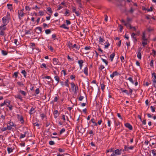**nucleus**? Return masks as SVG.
<instances>
[{
	"mask_svg": "<svg viewBox=\"0 0 156 156\" xmlns=\"http://www.w3.org/2000/svg\"><path fill=\"white\" fill-rule=\"evenodd\" d=\"M71 85L72 90L74 92V95H76L78 90V86L76 84L75 86V84L73 82L71 83Z\"/></svg>",
	"mask_w": 156,
	"mask_h": 156,
	"instance_id": "obj_1",
	"label": "nucleus"
},
{
	"mask_svg": "<svg viewBox=\"0 0 156 156\" xmlns=\"http://www.w3.org/2000/svg\"><path fill=\"white\" fill-rule=\"evenodd\" d=\"M80 96L79 97V100L81 101L83 99L85 101L87 102V98L86 95L84 92H82L80 94Z\"/></svg>",
	"mask_w": 156,
	"mask_h": 156,
	"instance_id": "obj_2",
	"label": "nucleus"
},
{
	"mask_svg": "<svg viewBox=\"0 0 156 156\" xmlns=\"http://www.w3.org/2000/svg\"><path fill=\"white\" fill-rule=\"evenodd\" d=\"M84 2H81L80 0H79V7L81 9L79 8V16L80 15V11L81 12H83L84 11V9H83L84 7Z\"/></svg>",
	"mask_w": 156,
	"mask_h": 156,
	"instance_id": "obj_3",
	"label": "nucleus"
},
{
	"mask_svg": "<svg viewBox=\"0 0 156 156\" xmlns=\"http://www.w3.org/2000/svg\"><path fill=\"white\" fill-rule=\"evenodd\" d=\"M5 26H4V25H2L0 26V35L2 36L4 35L5 34L4 30L6 29V27Z\"/></svg>",
	"mask_w": 156,
	"mask_h": 156,
	"instance_id": "obj_4",
	"label": "nucleus"
},
{
	"mask_svg": "<svg viewBox=\"0 0 156 156\" xmlns=\"http://www.w3.org/2000/svg\"><path fill=\"white\" fill-rule=\"evenodd\" d=\"M25 13L21 10H18V15L19 20H21L22 17L24 16Z\"/></svg>",
	"mask_w": 156,
	"mask_h": 156,
	"instance_id": "obj_5",
	"label": "nucleus"
},
{
	"mask_svg": "<svg viewBox=\"0 0 156 156\" xmlns=\"http://www.w3.org/2000/svg\"><path fill=\"white\" fill-rule=\"evenodd\" d=\"M9 20L5 18V17H3L2 19V21L4 26H6L7 25V23L9 22Z\"/></svg>",
	"mask_w": 156,
	"mask_h": 156,
	"instance_id": "obj_6",
	"label": "nucleus"
},
{
	"mask_svg": "<svg viewBox=\"0 0 156 156\" xmlns=\"http://www.w3.org/2000/svg\"><path fill=\"white\" fill-rule=\"evenodd\" d=\"M152 76H154V78L152 79V81L153 82V85L155 87V84L156 83V74L155 73H152Z\"/></svg>",
	"mask_w": 156,
	"mask_h": 156,
	"instance_id": "obj_7",
	"label": "nucleus"
},
{
	"mask_svg": "<svg viewBox=\"0 0 156 156\" xmlns=\"http://www.w3.org/2000/svg\"><path fill=\"white\" fill-rule=\"evenodd\" d=\"M18 119L21 122V123H23L24 122L23 118L22 115H20L19 114L17 115Z\"/></svg>",
	"mask_w": 156,
	"mask_h": 156,
	"instance_id": "obj_8",
	"label": "nucleus"
},
{
	"mask_svg": "<svg viewBox=\"0 0 156 156\" xmlns=\"http://www.w3.org/2000/svg\"><path fill=\"white\" fill-rule=\"evenodd\" d=\"M124 149L123 151H128L129 149L133 150L134 148V146H131L130 147H127V146L125 145H124Z\"/></svg>",
	"mask_w": 156,
	"mask_h": 156,
	"instance_id": "obj_9",
	"label": "nucleus"
},
{
	"mask_svg": "<svg viewBox=\"0 0 156 156\" xmlns=\"http://www.w3.org/2000/svg\"><path fill=\"white\" fill-rule=\"evenodd\" d=\"M104 82L102 80H101L100 82V85L101 87V88L102 90H103L105 89V85L104 84Z\"/></svg>",
	"mask_w": 156,
	"mask_h": 156,
	"instance_id": "obj_10",
	"label": "nucleus"
},
{
	"mask_svg": "<svg viewBox=\"0 0 156 156\" xmlns=\"http://www.w3.org/2000/svg\"><path fill=\"white\" fill-rule=\"evenodd\" d=\"M125 126L129 130H132L133 129V127L129 123H126L125 124Z\"/></svg>",
	"mask_w": 156,
	"mask_h": 156,
	"instance_id": "obj_11",
	"label": "nucleus"
},
{
	"mask_svg": "<svg viewBox=\"0 0 156 156\" xmlns=\"http://www.w3.org/2000/svg\"><path fill=\"white\" fill-rule=\"evenodd\" d=\"M42 31V28L41 27H37L36 28V32L39 34Z\"/></svg>",
	"mask_w": 156,
	"mask_h": 156,
	"instance_id": "obj_12",
	"label": "nucleus"
},
{
	"mask_svg": "<svg viewBox=\"0 0 156 156\" xmlns=\"http://www.w3.org/2000/svg\"><path fill=\"white\" fill-rule=\"evenodd\" d=\"M84 62L82 60H79V66L80 68V69H81L82 68L83 66V63Z\"/></svg>",
	"mask_w": 156,
	"mask_h": 156,
	"instance_id": "obj_13",
	"label": "nucleus"
},
{
	"mask_svg": "<svg viewBox=\"0 0 156 156\" xmlns=\"http://www.w3.org/2000/svg\"><path fill=\"white\" fill-rule=\"evenodd\" d=\"M135 33H132L131 34V36L132 38L133 39V41L134 42H136L137 41V40L136 38V37H135Z\"/></svg>",
	"mask_w": 156,
	"mask_h": 156,
	"instance_id": "obj_14",
	"label": "nucleus"
},
{
	"mask_svg": "<svg viewBox=\"0 0 156 156\" xmlns=\"http://www.w3.org/2000/svg\"><path fill=\"white\" fill-rule=\"evenodd\" d=\"M53 63L54 65H56L57 64H59V62L58 59L54 58L53 59Z\"/></svg>",
	"mask_w": 156,
	"mask_h": 156,
	"instance_id": "obj_15",
	"label": "nucleus"
},
{
	"mask_svg": "<svg viewBox=\"0 0 156 156\" xmlns=\"http://www.w3.org/2000/svg\"><path fill=\"white\" fill-rule=\"evenodd\" d=\"M12 5V4H8L7 5V6L8 7V9H9L10 11L13 10Z\"/></svg>",
	"mask_w": 156,
	"mask_h": 156,
	"instance_id": "obj_16",
	"label": "nucleus"
},
{
	"mask_svg": "<svg viewBox=\"0 0 156 156\" xmlns=\"http://www.w3.org/2000/svg\"><path fill=\"white\" fill-rule=\"evenodd\" d=\"M15 97L20 99L21 101H23L22 97L20 94H18L15 95Z\"/></svg>",
	"mask_w": 156,
	"mask_h": 156,
	"instance_id": "obj_17",
	"label": "nucleus"
},
{
	"mask_svg": "<svg viewBox=\"0 0 156 156\" xmlns=\"http://www.w3.org/2000/svg\"><path fill=\"white\" fill-rule=\"evenodd\" d=\"M82 72H83L84 73L86 74V76H87L88 74V68L87 66L84 68V70H82Z\"/></svg>",
	"mask_w": 156,
	"mask_h": 156,
	"instance_id": "obj_18",
	"label": "nucleus"
},
{
	"mask_svg": "<svg viewBox=\"0 0 156 156\" xmlns=\"http://www.w3.org/2000/svg\"><path fill=\"white\" fill-rule=\"evenodd\" d=\"M115 55V54L114 53H113L112 54L110 55V58L111 61H112L113 58Z\"/></svg>",
	"mask_w": 156,
	"mask_h": 156,
	"instance_id": "obj_19",
	"label": "nucleus"
},
{
	"mask_svg": "<svg viewBox=\"0 0 156 156\" xmlns=\"http://www.w3.org/2000/svg\"><path fill=\"white\" fill-rule=\"evenodd\" d=\"M142 39L144 41H147V39L145 37V32H143V35L142 37Z\"/></svg>",
	"mask_w": 156,
	"mask_h": 156,
	"instance_id": "obj_20",
	"label": "nucleus"
},
{
	"mask_svg": "<svg viewBox=\"0 0 156 156\" xmlns=\"http://www.w3.org/2000/svg\"><path fill=\"white\" fill-rule=\"evenodd\" d=\"M121 150H120V151L118 149H117L115 151V154H116V155H120V154H121V152H120Z\"/></svg>",
	"mask_w": 156,
	"mask_h": 156,
	"instance_id": "obj_21",
	"label": "nucleus"
},
{
	"mask_svg": "<svg viewBox=\"0 0 156 156\" xmlns=\"http://www.w3.org/2000/svg\"><path fill=\"white\" fill-rule=\"evenodd\" d=\"M124 25L126 26L127 28L129 27L130 29H132V26H131V25L129 23H126L124 24Z\"/></svg>",
	"mask_w": 156,
	"mask_h": 156,
	"instance_id": "obj_22",
	"label": "nucleus"
},
{
	"mask_svg": "<svg viewBox=\"0 0 156 156\" xmlns=\"http://www.w3.org/2000/svg\"><path fill=\"white\" fill-rule=\"evenodd\" d=\"M72 10L73 12H75L76 16H78V12H77L76 11V8L74 7H73L72 8Z\"/></svg>",
	"mask_w": 156,
	"mask_h": 156,
	"instance_id": "obj_23",
	"label": "nucleus"
},
{
	"mask_svg": "<svg viewBox=\"0 0 156 156\" xmlns=\"http://www.w3.org/2000/svg\"><path fill=\"white\" fill-rule=\"evenodd\" d=\"M54 78L55 79V80L57 82V83L56 84V85H57L58 83L59 82V77L58 76H57L54 77Z\"/></svg>",
	"mask_w": 156,
	"mask_h": 156,
	"instance_id": "obj_24",
	"label": "nucleus"
},
{
	"mask_svg": "<svg viewBox=\"0 0 156 156\" xmlns=\"http://www.w3.org/2000/svg\"><path fill=\"white\" fill-rule=\"evenodd\" d=\"M4 17H5V18L9 20L10 19V13L8 12H7L6 16H5Z\"/></svg>",
	"mask_w": 156,
	"mask_h": 156,
	"instance_id": "obj_25",
	"label": "nucleus"
},
{
	"mask_svg": "<svg viewBox=\"0 0 156 156\" xmlns=\"http://www.w3.org/2000/svg\"><path fill=\"white\" fill-rule=\"evenodd\" d=\"M4 102H5V105H6L7 106V105H10L11 101L9 100H7L4 101Z\"/></svg>",
	"mask_w": 156,
	"mask_h": 156,
	"instance_id": "obj_26",
	"label": "nucleus"
},
{
	"mask_svg": "<svg viewBox=\"0 0 156 156\" xmlns=\"http://www.w3.org/2000/svg\"><path fill=\"white\" fill-rule=\"evenodd\" d=\"M47 10L48 12L50 13V15H51L52 13V11L51 8L50 7H48L47 8Z\"/></svg>",
	"mask_w": 156,
	"mask_h": 156,
	"instance_id": "obj_27",
	"label": "nucleus"
},
{
	"mask_svg": "<svg viewBox=\"0 0 156 156\" xmlns=\"http://www.w3.org/2000/svg\"><path fill=\"white\" fill-rule=\"evenodd\" d=\"M35 110V108L33 107H32L30 109V111L29 112V113L30 115H31L34 113V112H33V111H34Z\"/></svg>",
	"mask_w": 156,
	"mask_h": 156,
	"instance_id": "obj_28",
	"label": "nucleus"
},
{
	"mask_svg": "<svg viewBox=\"0 0 156 156\" xmlns=\"http://www.w3.org/2000/svg\"><path fill=\"white\" fill-rule=\"evenodd\" d=\"M121 90L122 92H124L126 94L129 95V93H128V91L126 90H123L122 88H121Z\"/></svg>",
	"mask_w": 156,
	"mask_h": 156,
	"instance_id": "obj_29",
	"label": "nucleus"
},
{
	"mask_svg": "<svg viewBox=\"0 0 156 156\" xmlns=\"http://www.w3.org/2000/svg\"><path fill=\"white\" fill-rule=\"evenodd\" d=\"M13 149L10 148V147H8L7 148V150L8 153H10L11 152H12L13 151Z\"/></svg>",
	"mask_w": 156,
	"mask_h": 156,
	"instance_id": "obj_30",
	"label": "nucleus"
},
{
	"mask_svg": "<svg viewBox=\"0 0 156 156\" xmlns=\"http://www.w3.org/2000/svg\"><path fill=\"white\" fill-rule=\"evenodd\" d=\"M89 56L90 58H92L94 55V52L93 51L89 52Z\"/></svg>",
	"mask_w": 156,
	"mask_h": 156,
	"instance_id": "obj_31",
	"label": "nucleus"
},
{
	"mask_svg": "<svg viewBox=\"0 0 156 156\" xmlns=\"http://www.w3.org/2000/svg\"><path fill=\"white\" fill-rule=\"evenodd\" d=\"M19 92L24 96H26V92L24 91L20 90L19 91Z\"/></svg>",
	"mask_w": 156,
	"mask_h": 156,
	"instance_id": "obj_32",
	"label": "nucleus"
},
{
	"mask_svg": "<svg viewBox=\"0 0 156 156\" xmlns=\"http://www.w3.org/2000/svg\"><path fill=\"white\" fill-rule=\"evenodd\" d=\"M21 73L23 75V76L25 77H26L27 72L24 70H22Z\"/></svg>",
	"mask_w": 156,
	"mask_h": 156,
	"instance_id": "obj_33",
	"label": "nucleus"
},
{
	"mask_svg": "<svg viewBox=\"0 0 156 156\" xmlns=\"http://www.w3.org/2000/svg\"><path fill=\"white\" fill-rule=\"evenodd\" d=\"M104 41V40L103 38L101 37H99V42L100 43H103Z\"/></svg>",
	"mask_w": 156,
	"mask_h": 156,
	"instance_id": "obj_34",
	"label": "nucleus"
},
{
	"mask_svg": "<svg viewBox=\"0 0 156 156\" xmlns=\"http://www.w3.org/2000/svg\"><path fill=\"white\" fill-rule=\"evenodd\" d=\"M85 102L83 103H81L80 102L79 104V105H80L81 106H85L86 105V103L87 102H85Z\"/></svg>",
	"mask_w": 156,
	"mask_h": 156,
	"instance_id": "obj_35",
	"label": "nucleus"
},
{
	"mask_svg": "<svg viewBox=\"0 0 156 156\" xmlns=\"http://www.w3.org/2000/svg\"><path fill=\"white\" fill-rule=\"evenodd\" d=\"M69 81V80L68 79H67L66 80V81H65V86H66L67 87H69V85L68 84Z\"/></svg>",
	"mask_w": 156,
	"mask_h": 156,
	"instance_id": "obj_36",
	"label": "nucleus"
},
{
	"mask_svg": "<svg viewBox=\"0 0 156 156\" xmlns=\"http://www.w3.org/2000/svg\"><path fill=\"white\" fill-rule=\"evenodd\" d=\"M60 27L66 29H69V27H66L65 24H63L61 25Z\"/></svg>",
	"mask_w": 156,
	"mask_h": 156,
	"instance_id": "obj_37",
	"label": "nucleus"
},
{
	"mask_svg": "<svg viewBox=\"0 0 156 156\" xmlns=\"http://www.w3.org/2000/svg\"><path fill=\"white\" fill-rule=\"evenodd\" d=\"M137 57L140 59L141 58V52H138L137 55Z\"/></svg>",
	"mask_w": 156,
	"mask_h": 156,
	"instance_id": "obj_38",
	"label": "nucleus"
},
{
	"mask_svg": "<svg viewBox=\"0 0 156 156\" xmlns=\"http://www.w3.org/2000/svg\"><path fill=\"white\" fill-rule=\"evenodd\" d=\"M51 30L50 29H47L45 30V33L46 34H49L51 33Z\"/></svg>",
	"mask_w": 156,
	"mask_h": 156,
	"instance_id": "obj_39",
	"label": "nucleus"
},
{
	"mask_svg": "<svg viewBox=\"0 0 156 156\" xmlns=\"http://www.w3.org/2000/svg\"><path fill=\"white\" fill-rule=\"evenodd\" d=\"M112 74H113V75H114V76H118L119 75V73L117 71H115Z\"/></svg>",
	"mask_w": 156,
	"mask_h": 156,
	"instance_id": "obj_40",
	"label": "nucleus"
},
{
	"mask_svg": "<svg viewBox=\"0 0 156 156\" xmlns=\"http://www.w3.org/2000/svg\"><path fill=\"white\" fill-rule=\"evenodd\" d=\"M108 120V127H110L111 126V121L108 119V118H107Z\"/></svg>",
	"mask_w": 156,
	"mask_h": 156,
	"instance_id": "obj_41",
	"label": "nucleus"
},
{
	"mask_svg": "<svg viewBox=\"0 0 156 156\" xmlns=\"http://www.w3.org/2000/svg\"><path fill=\"white\" fill-rule=\"evenodd\" d=\"M2 53L3 55H6L8 54V53L6 52V51H4V50H2Z\"/></svg>",
	"mask_w": 156,
	"mask_h": 156,
	"instance_id": "obj_42",
	"label": "nucleus"
},
{
	"mask_svg": "<svg viewBox=\"0 0 156 156\" xmlns=\"http://www.w3.org/2000/svg\"><path fill=\"white\" fill-rule=\"evenodd\" d=\"M94 118H92L91 120H90V122H91L92 123H94L95 124V126H97V123L96 122H95V121H94Z\"/></svg>",
	"mask_w": 156,
	"mask_h": 156,
	"instance_id": "obj_43",
	"label": "nucleus"
},
{
	"mask_svg": "<svg viewBox=\"0 0 156 156\" xmlns=\"http://www.w3.org/2000/svg\"><path fill=\"white\" fill-rule=\"evenodd\" d=\"M106 44H107L106 45H105V48H108V46L110 45V44L109 42H106L105 43Z\"/></svg>",
	"mask_w": 156,
	"mask_h": 156,
	"instance_id": "obj_44",
	"label": "nucleus"
},
{
	"mask_svg": "<svg viewBox=\"0 0 156 156\" xmlns=\"http://www.w3.org/2000/svg\"><path fill=\"white\" fill-rule=\"evenodd\" d=\"M104 68L105 67L103 65H101L100 66V67L99 68V70L101 71L102 70V69Z\"/></svg>",
	"mask_w": 156,
	"mask_h": 156,
	"instance_id": "obj_45",
	"label": "nucleus"
},
{
	"mask_svg": "<svg viewBox=\"0 0 156 156\" xmlns=\"http://www.w3.org/2000/svg\"><path fill=\"white\" fill-rule=\"evenodd\" d=\"M26 132H25L24 134H21L20 136V138L21 139L25 137L26 136Z\"/></svg>",
	"mask_w": 156,
	"mask_h": 156,
	"instance_id": "obj_46",
	"label": "nucleus"
},
{
	"mask_svg": "<svg viewBox=\"0 0 156 156\" xmlns=\"http://www.w3.org/2000/svg\"><path fill=\"white\" fill-rule=\"evenodd\" d=\"M133 84L134 82L133 80V79L131 77H129L128 79Z\"/></svg>",
	"mask_w": 156,
	"mask_h": 156,
	"instance_id": "obj_47",
	"label": "nucleus"
},
{
	"mask_svg": "<svg viewBox=\"0 0 156 156\" xmlns=\"http://www.w3.org/2000/svg\"><path fill=\"white\" fill-rule=\"evenodd\" d=\"M40 92V90L39 88H37L35 91V93L37 94H39Z\"/></svg>",
	"mask_w": 156,
	"mask_h": 156,
	"instance_id": "obj_48",
	"label": "nucleus"
},
{
	"mask_svg": "<svg viewBox=\"0 0 156 156\" xmlns=\"http://www.w3.org/2000/svg\"><path fill=\"white\" fill-rule=\"evenodd\" d=\"M151 139H150V140L149 141H148V140H145V141L144 143V144H145L146 145H147L149 142H150L151 141Z\"/></svg>",
	"mask_w": 156,
	"mask_h": 156,
	"instance_id": "obj_49",
	"label": "nucleus"
},
{
	"mask_svg": "<svg viewBox=\"0 0 156 156\" xmlns=\"http://www.w3.org/2000/svg\"><path fill=\"white\" fill-rule=\"evenodd\" d=\"M150 108L152 112H155V108L153 106H151L150 107Z\"/></svg>",
	"mask_w": 156,
	"mask_h": 156,
	"instance_id": "obj_50",
	"label": "nucleus"
},
{
	"mask_svg": "<svg viewBox=\"0 0 156 156\" xmlns=\"http://www.w3.org/2000/svg\"><path fill=\"white\" fill-rule=\"evenodd\" d=\"M101 60L104 62L105 63L106 65H108V62L107 61L102 58H101Z\"/></svg>",
	"mask_w": 156,
	"mask_h": 156,
	"instance_id": "obj_51",
	"label": "nucleus"
},
{
	"mask_svg": "<svg viewBox=\"0 0 156 156\" xmlns=\"http://www.w3.org/2000/svg\"><path fill=\"white\" fill-rule=\"evenodd\" d=\"M101 60L104 62L105 63L106 65H108V62L107 61L102 58H101Z\"/></svg>",
	"mask_w": 156,
	"mask_h": 156,
	"instance_id": "obj_52",
	"label": "nucleus"
},
{
	"mask_svg": "<svg viewBox=\"0 0 156 156\" xmlns=\"http://www.w3.org/2000/svg\"><path fill=\"white\" fill-rule=\"evenodd\" d=\"M156 150H152V153L153 154L154 156H156Z\"/></svg>",
	"mask_w": 156,
	"mask_h": 156,
	"instance_id": "obj_53",
	"label": "nucleus"
},
{
	"mask_svg": "<svg viewBox=\"0 0 156 156\" xmlns=\"http://www.w3.org/2000/svg\"><path fill=\"white\" fill-rule=\"evenodd\" d=\"M39 13V15L41 16H43L44 15V12L43 11H40Z\"/></svg>",
	"mask_w": 156,
	"mask_h": 156,
	"instance_id": "obj_54",
	"label": "nucleus"
},
{
	"mask_svg": "<svg viewBox=\"0 0 156 156\" xmlns=\"http://www.w3.org/2000/svg\"><path fill=\"white\" fill-rule=\"evenodd\" d=\"M41 68H42L43 67L44 68H45L46 69L47 68V67L46 66V65L44 63H43L42 64L41 66Z\"/></svg>",
	"mask_w": 156,
	"mask_h": 156,
	"instance_id": "obj_55",
	"label": "nucleus"
},
{
	"mask_svg": "<svg viewBox=\"0 0 156 156\" xmlns=\"http://www.w3.org/2000/svg\"><path fill=\"white\" fill-rule=\"evenodd\" d=\"M49 144L50 145H54L55 144L54 142L53 141H52V140L50 141L49 142Z\"/></svg>",
	"mask_w": 156,
	"mask_h": 156,
	"instance_id": "obj_56",
	"label": "nucleus"
},
{
	"mask_svg": "<svg viewBox=\"0 0 156 156\" xmlns=\"http://www.w3.org/2000/svg\"><path fill=\"white\" fill-rule=\"evenodd\" d=\"M142 44H143V46H145L147 44V41H144L142 42Z\"/></svg>",
	"mask_w": 156,
	"mask_h": 156,
	"instance_id": "obj_57",
	"label": "nucleus"
},
{
	"mask_svg": "<svg viewBox=\"0 0 156 156\" xmlns=\"http://www.w3.org/2000/svg\"><path fill=\"white\" fill-rule=\"evenodd\" d=\"M153 7L152 6H151L150 7V9H147V12L152 11L153 10Z\"/></svg>",
	"mask_w": 156,
	"mask_h": 156,
	"instance_id": "obj_58",
	"label": "nucleus"
},
{
	"mask_svg": "<svg viewBox=\"0 0 156 156\" xmlns=\"http://www.w3.org/2000/svg\"><path fill=\"white\" fill-rule=\"evenodd\" d=\"M25 9L26 10L30 11V8L29 6H26L25 7Z\"/></svg>",
	"mask_w": 156,
	"mask_h": 156,
	"instance_id": "obj_59",
	"label": "nucleus"
},
{
	"mask_svg": "<svg viewBox=\"0 0 156 156\" xmlns=\"http://www.w3.org/2000/svg\"><path fill=\"white\" fill-rule=\"evenodd\" d=\"M18 72H16L14 73L13 76H15V78H16L18 77Z\"/></svg>",
	"mask_w": 156,
	"mask_h": 156,
	"instance_id": "obj_60",
	"label": "nucleus"
},
{
	"mask_svg": "<svg viewBox=\"0 0 156 156\" xmlns=\"http://www.w3.org/2000/svg\"><path fill=\"white\" fill-rule=\"evenodd\" d=\"M129 12L131 13H133L134 12V10L133 9L132 7H131L130 10L129 11Z\"/></svg>",
	"mask_w": 156,
	"mask_h": 156,
	"instance_id": "obj_61",
	"label": "nucleus"
},
{
	"mask_svg": "<svg viewBox=\"0 0 156 156\" xmlns=\"http://www.w3.org/2000/svg\"><path fill=\"white\" fill-rule=\"evenodd\" d=\"M12 126H11L7 125V129L8 130H11L12 129Z\"/></svg>",
	"mask_w": 156,
	"mask_h": 156,
	"instance_id": "obj_62",
	"label": "nucleus"
},
{
	"mask_svg": "<svg viewBox=\"0 0 156 156\" xmlns=\"http://www.w3.org/2000/svg\"><path fill=\"white\" fill-rule=\"evenodd\" d=\"M65 131V129L64 128H62V129L61 130L60 133V134H62V133H64Z\"/></svg>",
	"mask_w": 156,
	"mask_h": 156,
	"instance_id": "obj_63",
	"label": "nucleus"
},
{
	"mask_svg": "<svg viewBox=\"0 0 156 156\" xmlns=\"http://www.w3.org/2000/svg\"><path fill=\"white\" fill-rule=\"evenodd\" d=\"M40 116L42 118V119L43 120L45 117V115L44 113L41 114L40 115Z\"/></svg>",
	"mask_w": 156,
	"mask_h": 156,
	"instance_id": "obj_64",
	"label": "nucleus"
}]
</instances>
